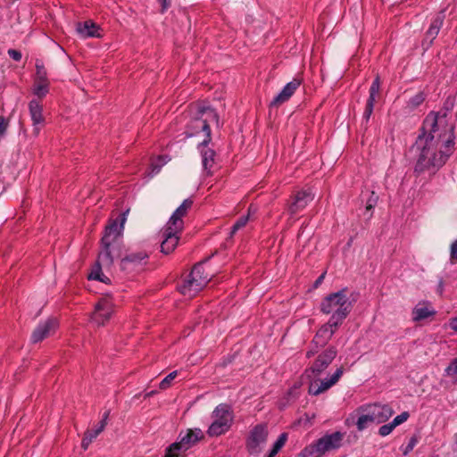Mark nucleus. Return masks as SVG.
Instances as JSON below:
<instances>
[{"instance_id": "nucleus-7", "label": "nucleus", "mask_w": 457, "mask_h": 457, "mask_svg": "<svg viewBox=\"0 0 457 457\" xmlns=\"http://www.w3.org/2000/svg\"><path fill=\"white\" fill-rule=\"evenodd\" d=\"M212 421L208 428L210 436H219L229 430L234 420L231 408L225 403L219 404L212 413Z\"/></svg>"}, {"instance_id": "nucleus-35", "label": "nucleus", "mask_w": 457, "mask_h": 457, "mask_svg": "<svg viewBox=\"0 0 457 457\" xmlns=\"http://www.w3.org/2000/svg\"><path fill=\"white\" fill-rule=\"evenodd\" d=\"M380 90V79L379 77L377 76L373 82L371 83V86L370 87V95H376L378 96Z\"/></svg>"}, {"instance_id": "nucleus-15", "label": "nucleus", "mask_w": 457, "mask_h": 457, "mask_svg": "<svg viewBox=\"0 0 457 457\" xmlns=\"http://www.w3.org/2000/svg\"><path fill=\"white\" fill-rule=\"evenodd\" d=\"M182 229H174V226L166 224L162 230L161 251L165 254H169L174 251L179 243V234Z\"/></svg>"}, {"instance_id": "nucleus-38", "label": "nucleus", "mask_w": 457, "mask_h": 457, "mask_svg": "<svg viewBox=\"0 0 457 457\" xmlns=\"http://www.w3.org/2000/svg\"><path fill=\"white\" fill-rule=\"evenodd\" d=\"M417 443H418L417 438L414 436L411 437L403 451V455H407L410 452H411L413 450V448L415 447V445H417Z\"/></svg>"}, {"instance_id": "nucleus-50", "label": "nucleus", "mask_w": 457, "mask_h": 457, "mask_svg": "<svg viewBox=\"0 0 457 457\" xmlns=\"http://www.w3.org/2000/svg\"><path fill=\"white\" fill-rule=\"evenodd\" d=\"M158 171H159V170H153V173H158Z\"/></svg>"}, {"instance_id": "nucleus-41", "label": "nucleus", "mask_w": 457, "mask_h": 457, "mask_svg": "<svg viewBox=\"0 0 457 457\" xmlns=\"http://www.w3.org/2000/svg\"><path fill=\"white\" fill-rule=\"evenodd\" d=\"M8 128V121L4 117H0V136L4 135Z\"/></svg>"}, {"instance_id": "nucleus-1", "label": "nucleus", "mask_w": 457, "mask_h": 457, "mask_svg": "<svg viewBox=\"0 0 457 457\" xmlns=\"http://www.w3.org/2000/svg\"><path fill=\"white\" fill-rule=\"evenodd\" d=\"M454 125L446 112H430L422 124V133L417 137L418 154L414 172L417 175L435 174L454 150Z\"/></svg>"}, {"instance_id": "nucleus-9", "label": "nucleus", "mask_w": 457, "mask_h": 457, "mask_svg": "<svg viewBox=\"0 0 457 457\" xmlns=\"http://www.w3.org/2000/svg\"><path fill=\"white\" fill-rule=\"evenodd\" d=\"M342 324L328 320V321L323 324L316 332L313 339L311 342L310 349L306 352V358L315 356L320 349H322L332 338L339 326Z\"/></svg>"}, {"instance_id": "nucleus-23", "label": "nucleus", "mask_w": 457, "mask_h": 457, "mask_svg": "<svg viewBox=\"0 0 457 457\" xmlns=\"http://www.w3.org/2000/svg\"><path fill=\"white\" fill-rule=\"evenodd\" d=\"M77 32L82 38L102 37L100 27L92 21H86L84 22L78 23Z\"/></svg>"}, {"instance_id": "nucleus-14", "label": "nucleus", "mask_w": 457, "mask_h": 457, "mask_svg": "<svg viewBox=\"0 0 457 457\" xmlns=\"http://www.w3.org/2000/svg\"><path fill=\"white\" fill-rule=\"evenodd\" d=\"M58 326L59 323L55 318H49L46 320L40 322L32 332V343H39L44 339L49 337L50 336L54 335Z\"/></svg>"}, {"instance_id": "nucleus-4", "label": "nucleus", "mask_w": 457, "mask_h": 457, "mask_svg": "<svg viewBox=\"0 0 457 457\" xmlns=\"http://www.w3.org/2000/svg\"><path fill=\"white\" fill-rule=\"evenodd\" d=\"M190 112L192 117L187 125V136L191 137L203 134V145H208L212 138L210 123L215 122L219 125L217 112L210 107L199 105L192 106Z\"/></svg>"}, {"instance_id": "nucleus-25", "label": "nucleus", "mask_w": 457, "mask_h": 457, "mask_svg": "<svg viewBox=\"0 0 457 457\" xmlns=\"http://www.w3.org/2000/svg\"><path fill=\"white\" fill-rule=\"evenodd\" d=\"M49 90V83L48 79H35V83L33 86V93L37 96L42 98L48 93Z\"/></svg>"}, {"instance_id": "nucleus-5", "label": "nucleus", "mask_w": 457, "mask_h": 457, "mask_svg": "<svg viewBox=\"0 0 457 457\" xmlns=\"http://www.w3.org/2000/svg\"><path fill=\"white\" fill-rule=\"evenodd\" d=\"M353 303L348 297V290L343 288L324 297L320 303V310L322 313L331 315L329 320L342 324L349 315Z\"/></svg>"}, {"instance_id": "nucleus-3", "label": "nucleus", "mask_w": 457, "mask_h": 457, "mask_svg": "<svg viewBox=\"0 0 457 457\" xmlns=\"http://www.w3.org/2000/svg\"><path fill=\"white\" fill-rule=\"evenodd\" d=\"M123 217L121 223L118 225L117 221L112 222L106 227L102 237V246L95 266L88 275V279L99 280L104 283H109L110 279L103 272L102 269L109 270L114 262V259L120 256V237L123 229Z\"/></svg>"}, {"instance_id": "nucleus-48", "label": "nucleus", "mask_w": 457, "mask_h": 457, "mask_svg": "<svg viewBox=\"0 0 457 457\" xmlns=\"http://www.w3.org/2000/svg\"><path fill=\"white\" fill-rule=\"evenodd\" d=\"M110 415V411H107L104 413L103 419L108 420Z\"/></svg>"}, {"instance_id": "nucleus-45", "label": "nucleus", "mask_w": 457, "mask_h": 457, "mask_svg": "<svg viewBox=\"0 0 457 457\" xmlns=\"http://www.w3.org/2000/svg\"><path fill=\"white\" fill-rule=\"evenodd\" d=\"M324 278H325V273H322V274H321V275H320V276L316 279V281H315V283H314V287H318L322 283V281H323Z\"/></svg>"}, {"instance_id": "nucleus-24", "label": "nucleus", "mask_w": 457, "mask_h": 457, "mask_svg": "<svg viewBox=\"0 0 457 457\" xmlns=\"http://www.w3.org/2000/svg\"><path fill=\"white\" fill-rule=\"evenodd\" d=\"M198 149L202 157L203 168L207 172V174L210 175L212 174V169L215 164L216 154L214 150L209 148L207 145H203V142L198 144Z\"/></svg>"}, {"instance_id": "nucleus-40", "label": "nucleus", "mask_w": 457, "mask_h": 457, "mask_svg": "<svg viewBox=\"0 0 457 457\" xmlns=\"http://www.w3.org/2000/svg\"><path fill=\"white\" fill-rule=\"evenodd\" d=\"M8 55L13 59L14 61L16 62H19L21 61V53L18 50H15V49H9L8 50Z\"/></svg>"}, {"instance_id": "nucleus-21", "label": "nucleus", "mask_w": 457, "mask_h": 457, "mask_svg": "<svg viewBox=\"0 0 457 457\" xmlns=\"http://www.w3.org/2000/svg\"><path fill=\"white\" fill-rule=\"evenodd\" d=\"M436 310L428 302H420L414 306L411 312L412 320L420 322L436 315Z\"/></svg>"}, {"instance_id": "nucleus-34", "label": "nucleus", "mask_w": 457, "mask_h": 457, "mask_svg": "<svg viewBox=\"0 0 457 457\" xmlns=\"http://www.w3.org/2000/svg\"><path fill=\"white\" fill-rule=\"evenodd\" d=\"M410 417V414L408 411H403L402 412L400 415L396 416L392 421L391 423L393 424V427H395V428L403 424V422H405Z\"/></svg>"}, {"instance_id": "nucleus-31", "label": "nucleus", "mask_w": 457, "mask_h": 457, "mask_svg": "<svg viewBox=\"0 0 457 457\" xmlns=\"http://www.w3.org/2000/svg\"><path fill=\"white\" fill-rule=\"evenodd\" d=\"M36 78L35 79H47V72L43 64V62L39 60H37L36 62Z\"/></svg>"}, {"instance_id": "nucleus-42", "label": "nucleus", "mask_w": 457, "mask_h": 457, "mask_svg": "<svg viewBox=\"0 0 457 457\" xmlns=\"http://www.w3.org/2000/svg\"><path fill=\"white\" fill-rule=\"evenodd\" d=\"M377 199H378V196H376L374 192H372V195H371L370 198L369 199L367 205H366V209L368 211L371 210L373 208V206L377 204Z\"/></svg>"}, {"instance_id": "nucleus-47", "label": "nucleus", "mask_w": 457, "mask_h": 457, "mask_svg": "<svg viewBox=\"0 0 457 457\" xmlns=\"http://www.w3.org/2000/svg\"><path fill=\"white\" fill-rule=\"evenodd\" d=\"M443 288H444V282L443 280L441 279L439 281V284H438V289L437 291L439 292V294L441 295L443 293Z\"/></svg>"}, {"instance_id": "nucleus-10", "label": "nucleus", "mask_w": 457, "mask_h": 457, "mask_svg": "<svg viewBox=\"0 0 457 457\" xmlns=\"http://www.w3.org/2000/svg\"><path fill=\"white\" fill-rule=\"evenodd\" d=\"M203 437L201 429H188L185 435L180 434L179 441L175 442L169 446L164 457H179L182 453H185L192 445L197 443Z\"/></svg>"}, {"instance_id": "nucleus-17", "label": "nucleus", "mask_w": 457, "mask_h": 457, "mask_svg": "<svg viewBox=\"0 0 457 457\" xmlns=\"http://www.w3.org/2000/svg\"><path fill=\"white\" fill-rule=\"evenodd\" d=\"M302 83V79L299 78H294L293 80L288 82L282 90L273 98L270 103L272 106H278L283 103L289 100V98L294 95L295 90L300 87Z\"/></svg>"}, {"instance_id": "nucleus-49", "label": "nucleus", "mask_w": 457, "mask_h": 457, "mask_svg": "<svg viewBox=\"0 0 457 457\" xmlns=\"http://www.w3.org/2000/svg\"><path fill=\"white\" fill-rule=\"evenodd\" d=\"M154 394V391H152V392L148 393V394L146 395V396L153 395Z\"/></svg>"}, {"instance_id": "nucleus-36", "label": "nucleus", "mask_w": 457, "mask_h": 457, "mask_svg": "<svg viewBox=\"0 0 457 457\" xmlns=\"http://www.w3.org/2000/svg\"><path fill=\"white\" fill-rule=\"evenodd\" d=\"M445 372L446 376L457 375V357L451 361Z\"/></svg>"}, {"instance_id": "nucleus-6", "label": "nucleus", "mask_w": 457, "mask_h": 457, "mask_svg": "<svg viewBox=\"0 0 457 457\" xmlns=\"http://www.w3.org/2000/svg\"><path fill=\"white\" fill-rule=\"evenodd\" d=\"M205 263L206 262H202L195 264L182 284L178 287L183 295L187 297L195 296L212 279L213 274L206 270Z\"/></svg>"}, {"instance_id": "nucleus-20", "label": "nucleus", "mask_w": 457, "mask_h": 457, "mask_svg": "<svg viewBox=\"0 0 457 457\" xmlns=\"http://www.w3.org/2000/svg\"><path fill=\"white\" fill-rule=\"evenodd\" d=\"M193 201L191 199H186L183 203L176 209L171 217L170 218L167 224L174 226V229H183V217H185L188 210L192 207Z\"/></svg>"}, {"instance_id": "nucleus-32", "label": "nucleus", "mask_w": 457, "mask_h": 457, "mask_svg": "<svg viewBox=\"0 0 457 457\" xmlns=\"http://www.w3.org/2000/svg\"><path fill=\"white\" fill-rule=\"evenodd\" d=\"M249 220L248 215L247 216H242L240 217L237 222L233 225L231 228L230 237H232L237 230L245 227Z\"/></svg>"}, {"instance_id": "nucleus-33", "label": "nucleus", "mask_w": 457, "mask_h": 457, "mask_svg": "<svg viewBox=\"0 0 457 457\" xmlns=\"http://www.w3.org/2000/svg\"><path fill=\"white\" fill-rule=\"evenodd\" d=\"M178 372L172 371L168 376H166L160 383V388L164 390L167 389L170 384L171 381L177 377Z\"/></svg>"}, {"instance_id": "nucleus-43", "label": "nucleus", "mask_w": 457, "mask_h": 457, "mask_svg": "<svg viewBox=\"0 0 457 457\" xmlns=\"http://www.w3.org/2000/svg\"><path fill=\"white\" fill-rule=\"evenodd\" d=\"M448 326L452 330L457 332V317L450 319Z\"/></svg>"}, {"instance_id": "nucleus-37", "label": "nucleus", "mask_w": 457, "mask_h": 457, "mask_svg": "<svg viewBox=\"0 0 457 457\" xmlns=\"http://www.w3.org/2000/svg\"><path fill=\"white\" fill-rule=\"evenodd\" d=\"M394 429H395V427H393V424L390 422V423L382 425L378 429V434L381 436H388Z\"/></svg>"}, {"instance_id": "nucleus-19", "label": "nucleus", "mask_w": 457, "mask_h": 457, "mask_svg": "<svg viewBox=\"0 0 457 457\" xmlns=\"http://www.w3.org/2000/svg\"><path fill=\"white\" fill-rule=\"evenodd\" d=\"M147 257L148 255L144 252L130 253L121 259L120 268L124 271L131 272L141 267Z\"/></svg>"}, {"instance_id": "nucleus-46", "label": "nucleus", "mask_w": 457, "mask_h": 457, "mask_svg": "<svg viewBox=\"0 0 457 457\" xmlns=\"http://www.w3.org/2000/svg\"><path fill=\"white\" fill-rule=\"evenodd\" d=\"M162 6V12H164L170 4V0H158Z\"/></svg>"}, {"instance_id": "nucleus-13", "label": "nucleus", "mask_w": 457, "mask_h": 457, "mask_svg": "<svg viewBox=\"0 0 457 457\" xmlns=\"http://www.w3.org/2000/svg\"><path fill=\"white\" fill-rule=\"evenodd\" d=\"M113 303L108 297L101 298L95 306V312L92 314V321L97 326H104L111 318L113 312Z\"/></svg>"}, {"instance_id": "nucleus-27", "label": "nucleus", "mask_w": 457, "mask_h": 457, "mask_svg": "<svg viewBox=\"0 0 457 457\" xmlns=\"http://www.w3.org/2000/svg\"><path fill=\"white\" fill-rule=\"evenodd\" d=\"M287 440V435L286 433H282L277 441L274 443L270 452L267 455V457H275L277 453L281 450V448L285 445Z\"/></svg>"}, {"instance_id": "nucleus-44", "label": "nucleus", "mask_w": 457, "mask_h": 457, "mask_svg": "<svg viewBox=\"0 0 457 457\" xmlns=\"http://www.w3.org/2000/svg\"><path fill=\"white\" fill-rule=\"evenodd\" d=\"M106 424H107V420L102 419V420L100 421V423L96 428L102 432L104 429Z\"/></svg>"}, {"instance_id": "nucleus-2", "label": "nucleus", "mask_w": 457, "mask_h": 457, "mask_svg": "<svg viewBox=\"0 0 457 457\" xmlns=\"http://www.w3.org/2000/svg\"><path fill=\"white\" fill-rule=\"evenodd\" d=\"M337 354L335 346L330 345L321 352L316 353L314 360L305 370V374L309 381L308 393L311 395L318 396L324 394L334 386L344 374V368L338 367L328 377L323 378L325 371L332 363Z\"/></svg>"}, {"instance_id": "nucleus-8", "label": "nucleus", "mask_w": 457, "mask_h": 457, "mask_svg": "<svg viewBox=\"0 0 457 457\" xmlns=\"http://www.w3.org/2000/svg\"><path fill=\"white\" fill-rule=\"evenodd\" d=\"M345 434L339 431L326 434L314 445H311L303 451V456L321 457L328 452L337 450L342 445Z\"/></svg>"}, {"instance_id": "nucleus-22", "label": "nucleus", "mask_w": 457, "mask_h": 457, "mask_svg": "<svg viewBox=\"0 0 457 457\" xmlns=\"http://www.w3.org/2000/svg\"><path fill=\"white\" fill-rule=\"evenodd\" d=\"M445 15L441 12L438 13L432 21L428 31L426 32L423 46H426V48H428L434 39L438 35L440 29L444 23Z\"/></svg>"}, {"instance_id": "nucleus-39", "label": "nucleus", "mask_w": 457, "mask_h": 457, "mask_svg": "<svg viewBox=\"0 0 457 457\" xmlns=\"http://www.w3.org/2000/svg\"><path fill=\"white\" fill-rule=\"evenodd\" d=\"M450 256L452 262H457V240H455L451 245Z\"/></svg>"}, {"instance_id": "nucleus-18", "label": "nucleus", "mask_w": 457, "mask_h": 457, "mask_svg": "<svg viewBox=\"0 0 457 457\" xmlns=\"http://www.w3.org/2000/svg\"><path fill=\"white\" fill-rule=\"evenodd\" d=\"M29 110L33 125V133L37 136L45 121L42 105L37 100L33 99L29 104Z\"/></svg>"}, {"instance_id": "nucleus-29", "label": "nucleus", "mask_w": 457, "mask_h": 457, "mask_svg": "<svg viewBox=\"0 0 457 457\" xmlns=\"http://www.w3.org/2000/svg\"><path fill=\"white\" fill-rule=\"evenodd\" d=\"M101 433V431L97 428L93 430H87L81 442V446L83 449H87L92 441L97 437V436Z\"/></svg>"}, {"instance_id": "nucleus-28", "label": "nucleus", "mask_w": 457, "mask_h": 457, "mask_svg": "<svg viewBox=\"0 0 457 457\" xmlns=\"http://www.w3.org/2000/svg\"><path fill=\"white\" fill-rule=\"evenodd\" d=\"M378 96L376 95H370L369 96V98L367 100V103H366V107H365V110H364V112H363V120L368 122L371 114H372V112H373V109H374V105H375V103H376V98H377Z\"/></svg>"}, {"instance_id": "nucleus-30", "label": "nucleus", "mask_w": 457, "mask_h": 457, "mask_svg": "<svg viewBox=\"0 0 457 457\" xmlns=\"http://www.w3.org/2000/svg\"><path fill=\"white\" fill-rule=\"evenodd\" d=\"M425 100V96L423 95V93L420 92L418 94H416L414 96H412L411 98H410V100L408 101L407 103V106L413 110L415 108H417L418 106H420Z\"/></svg>"}, {"instance_id": "nucleus-12", "label": "nucleus", "mask_w": 457, "mask_h": 457, "mask_svg": "<svg viewBox=\"0 0 457 457\" xmlns=\"http://www.w3.org/2000/svg\"><path fill=\"white\" fill-rule=\"evenodd\" d=\"M313 200L309 189H302L292 195L287 204V211L291 217L302 212Z\"/></svg>"}, {"instance_id": "nucleus-16", "label": "nucleus", "mask_w": 457, "mask_h": 457, "mask_svg": "<svg viewBox=\"0 0 457 457\" xmlns=\"http://www.w3.org/2000/svg\"><path fill=\"white\" fill-rule=\"evenodd\" d=\"M360 411H369L374 423L381 424L388 420L394 414L393 408L388 404L373 403L360 408Z\"/></svg>"}, {"instance_id": "nucleus-26", "label": "nucleus", "mask_w": 457, "mask_h": 457, "mask_svg": "<svg viewBox=\"0 0 457 457\" xmlns=\"http://www.w3.org/2000/svg\"><path fill=\"white\" fill-rule=\"evenodd\" d=\"M362 414L358 418L356 426L359 431L365 429L370 423H374L369 411H361Z\"/></svg>"}, {"instance_id": "nucleus-11", "label": "nucleus", "mask_w": 457, "mask_h": 457, "mask_svg": "<svg viewBox=\"0 0 457 457\" xmlns=\"http://www.w3.org/2000/svg\"><path fill=\"white\" fill-rule=\"evenodd\" d=\"M269 430L265 424H257L249 432L246 438L245 447L250 454L260 453L268 440Z\"/></svg>"}]
</instances>
